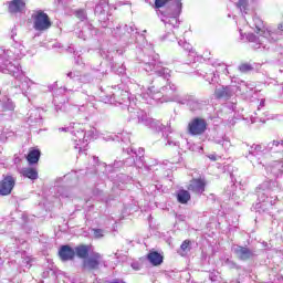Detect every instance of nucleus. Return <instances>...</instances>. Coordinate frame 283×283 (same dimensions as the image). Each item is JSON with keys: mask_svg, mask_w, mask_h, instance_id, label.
Segmentation results:
<instances>
[{"mask_svg": "<svg viewBox=\"0 0 283 283\" xmlns=\"http://www.w3.org/2000/svg\"><path fill=\"white\" fill-rule=\"evenodd\" d=\"M76 19H80V21H85L87 19V14L85 13V10L78 9L75 11Z\"/></svg>", "mask_w": 283, "mask_h": 283, "instance_id": "19", "label": "nucleus"}, {"mask_svg": "<svg viewBox=\"0 0 283 283\" xmlns=\"http://www.w3.org/2000/svg\"><path fill=\"white\" fill-rule=\"evenodd\" d=\"M232 93L229 86H221L214 90V97L220 101L222 98H231Z\"/></svg>", "mask_w": 283, "mask_h": 283, "instance_id": "12", "label": "nucleus"}, {"mask_svg": "<svg viewBox=\"0 0 283 283\" xmlns=\"http://www.w3.org/2000/svg\"><path fill=\"white\" fill-rule=\"evenodd\" d=\"M180 249L184 253H188V251H191V240L186 239L181 245Z\"/></svg>", "mask_w": 283, "mask_h": 283, "instance_id": "18", "label": "nucleus"}, {"mask_svg": "<svg viewBox=\"0 0 283 283\" xmlns=\"http://www.w3.org/2000/svg\"><path fill=\"white\" fill-rule=\"evenodd\" d=\"M146 259L148 260L149 264H151V266H160V264L165 262V256L156 250H150L147 253Z\"/></svg>", "mask_w": 283, "mask_h": 283, "instance_id": "8", "label": "nucleus"}, {"mask_svg": "<svg viewBox=\"0 0 283 283\" xmlns=\"http://www.w3.org/2000/svg\"><path fill=\"white\" fill-rule=\"evenodd\" d=\"M31 21L35 32H48L52 28V19L43 10H34L31 14Z\"/></svg>", "mask_w": 283, "mask_h": 283, "instance_id": "1", "label": "nucleus"}, {"mask_svg": "<svg viewBox=\"0 0 283 283\" xmlns=\"http://www.w3.org/2000/svg\"><path fill=\"white\" fill-rule=\"evenodd\" d=\"M93 233L96 239L103 238V229H93Z\"/></svg>", "mask_w": 283, "mask_h": 283, "instance_id": "21", "label": "nucleus"}, {"mask_svg": "<svg viewBox=\"0 0 283 283\" xmlns=\"http://www.w3.org/2000/svg\"><path fill=\"white\" fill-rule=\"evenodd\" d=\"M17 186V179L11 175H7L0 181V196H10Z\"/></svg>", "mask_w": 283, "mask_h": 283, "instance_id": "4", "label": "nucleus"}, {"mask_svg": "<svg viewBox=\"0 0 283 283\" xmlns=\"http://www.w3.org/2000/svg\"><path fill=\"white\" fill-rule=\"evenodd\" d=\"M57 255L62 262H72L76 258L74 249L67 244L61 245Z\"/></svg>", "mask_w": 283, "mask_h": 283, "instance_id": "6", "label": "nucleus"}, {"mask_svg": "<svg viewBox=\"0 0 283 283\" xmlns=\"http://www.w3.org/2000/svg\"><path fill=\"white\" fill-rule=\"evenodd\" d=\"M207 120L202 117H195L188 123L187 132L190 136H202L207 132Z\"/></svg>", "mask_w": 283, "mask_h": 283, "instance_id": "2", "label": "nucleus"}, {"mask_svg": "<svg viewBox=\"0 0 283 283\" xmlns=\"http://www.w3.org/2000/svg\"><path fill=\"white\" fill-rule=\"evenodd\" d=\"M10 14H19L25 10V0H11L8 4Z\"/></svg>", "mask_w": 283, "mask_h": 283, "instance_id": "9", "label": "nucleus"}, {"mask_svg": "<svg viewBox=\"0 0 283 283\" xmlns=\"http://www.w3.org/2000/svg\"><path fill=\"white\" fill-rule=\"evenodd\" d=\"M103 264V254L93 252L88 258L82 262V268L87 271H98Z\"/></svg>", "mask_w": 283, "mask_h": 283, "instance_id": "3", "label": "nucleus"}, {"mask_svg": "<svg viewBox=\"0 0 283 283\" xmlns=\"http://www.w3.org/2000/svg\"><path fill=\"white\" fill-rule=\"evenodd\" d=\"M25 158L29 165H39V160H41V149L31 147Z\"/></svg>", "mask_w": 283, "mask_h": 283, "instance_id": "10", "label": "nucleus"}, {"mask_svg": "<svg viewBox=\"0 0 283 283\" xmlns=\"http://www.w3.org/2000/svg\"><path fill=\"white\" fill-rule=\"evenodd\" d=\"M253 66L250 63H242L239 66V71H241L242 74H247L249 72H252Z\"/></svg>", "mask_w": 283, "mask_h": 283, "instance_id": "17", "label": "nucleus"}, {"mask_svg": "<svg viewBox=\"0 0 283 283\" xmlns=\"http://www.w3.org/2000/svg\"><path fill=\"white\" fill-rule=\"evenodd\" d=\"M272 145H273L274 147H280V142L273 140V142H272Z\"/></svg>", "mask_w": 283, "mask_h": 283, "instance_id": "22", "label": "nucleus"}, {"mask_svg": "<svg viewBox=\"0 0 283 283\" xmlns=\"http://www.w3.org/2000/svg\"><path fill=\"white\" fill-rule=\"evenodd\" d=\"M74 251H75V255H77L80 260H85L90 256V251H92V245L80 244L75 247Z\"/></svg>", "mask_w": 283, "mask_h": 283, "instance_id": "11", "label": "nucleus"}, {"mask_svg": "<svg viewBox=\"0 0 283 283\" xmlns=\"http://www.w3.org/2000/svg\"><path fill=\"white\" fill-rule=\"evenodd\" d=\"M226 262H230V260H229V259H227V260H226Z\"/></svg>", "mask_w": 283, "mask_h": 283, "instance_id": "23", "label": "nucleus"}, {"mask_svg": "<svg viewBox=\"0 0 283 283\" xmlns=\"http://www.w3.org/2000/svg\"><path fill=\"white\" fill-rule=\"evenodd\" d=\"M187 189L192 193H205V190L207 189V181L201 177L192 178L187 186Z\"/></svg>", "mask_w": 283, "mask_h": 283, "instance_id": "5", "label": "nucleus"}, {"mask_svg": "<svg viewBox=\"0 0 283 283\" xmlns=\"http://www.w3.org/2000/svg\"><path fill=\"white\" fill-rule=\"evenodd\" d=\"M176 197L179 205H187L191 200V193L189 192V190L186 189H180L177 192Z\"/></svg>", "mask_w": 283, "mask_h": 283, "instance_id": "13", "label": "nucleus"}, {"mask_svg": "<svg viewBox=\"0 0 283 283\" xmlns=\"http://www.w3.org/2000/svg\"><path fill=\"white\" fill-rule=\"evenodd\" d=\"M248 6H249V1L247 0H239L235 3V7L239 8V10H247Z\"/></svg>", "mask_w": 283, "mask_h": 283, "instance_id": "20", "label": "nucleus"}, {"mask_svg": "<svg viewBox=\"0 0 283 283\" xmlns=\"http://www.w3.org/2000/svg\"><path fill=\"white\" fill-rule=\"evenodd\" d=\"M21 174L24 178H29V180H36L39 178V171L36 170V168H24L22 169Z\"/></svg>", "mask_w": 283, "mask_h": 283, "instance_id": "15", "label": "nucleus"}, {"mask_svg": "<svg viewBox=\"0 0 283 283\" xmlns=\"http://www.w3.org/2000/svg\"><path fill=\"white\" fill-rule=\"evenodd\" d=\"M234 253L238 258V260H241V262H248V260H252V258L255 255L253 253V250L239 245L235 250Z\"/></svg>", "mask_w": 283, "mask_h": 283, "instance_id": "7", "label": "nucleus"}, {"mask_svg": "<svg viewBox=\"0 0 283 283\" xmlns=\"http://www.w3.org/2000/svg\"><path fill=\"white\" fill-rule=\"evenodd\" d=\"M255 32H256L260 36H264L265 39H269V36H271V31H270L269 29H265V28L256 27V28H255Z\"/></svg>", "mask_w": 283, "mask_h": 283, "instance_id": "16", "label": "nucleus"}, {"mask_svg": "<svg viewBox=\"0 0 283 283\" xmlns=\"http://www.w3.org/2000/svg\"><path fill=\"white\" fill-rule=\"evenodd\" d=\"M171 0H155V8L156 10H160V8H165L167 3ZM176 10L180 12L182 10V2L181 0H175Z\"/></svg>", "mask_w": 283, "mask_h": 283, "instance_id": "14", "label": "nucleus"}]
</instances>
